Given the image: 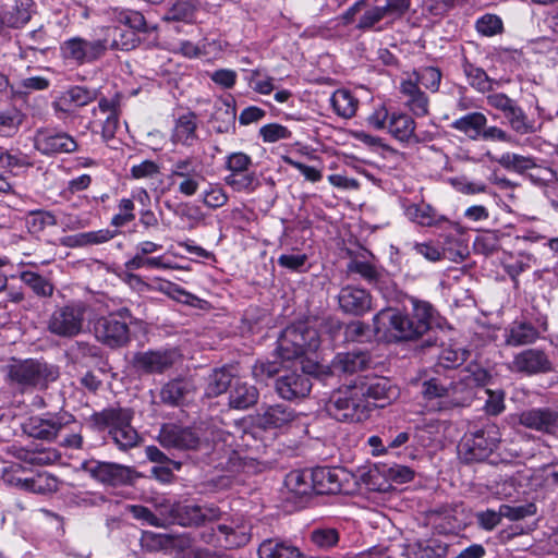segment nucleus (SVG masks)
<instances>
[{
  "mask_svg": "<svg viewBox=\"0 0 558 558\" xmlns=\"http://www.w3.org/2000/svg\"><path fill=\"white\" fill-rule=\"evenodd\" d=\"M252 163V158L242 151L231 153L226 158V168L230 173L247 171Z\"/></svg>",
  "mask_w": 558,
  "mask_h": 558,
  "instance_id": "0e129e2a",
  "label": "nucleus"
},
{
  "mask_svg": "<svg viewBox=\"0 0 558 558\" xmlns=\"http://www.w3.org/2000/svg\"><path fill=\"white\" fill-rule=\"evenodd\" d=\"M341 474H343L342 470L325 466L311 470L313 492L318 495L340 493L342 490Z\"/></svg>",
  "mask_w": 558,
  "mask_h": 558,
  "instance_id": "c85d7f7f",
  "label": "nucleus"
},
{
  "mask_svg": "<svg viewBox=\"0 0 558 558\" xmlns=\"http://www.w3.org/2000/svg\"><path fill=\"white\" fill-rule=\"evenodd\" d=\"M387 16H391L390 12L383 7H373L367 9L362 16L360 17L357 28L360 29H371L381 20Z\"/></svg>",
  "mask_w": 558,
  "mask_h": 558,
  "instance_id": "4d7b16f0",
  "label": "nucleus"
},
{
  "mask_svg": "<svg viewBox=\"0 0 558 558\" xmlns=\"http://www.w3.org/2000/svg\"><path fill=\"white\" fill-rule=\"evenodd\" d=\"M456 390L452 384L445 385L437 378H430L422 384L421 395L426 401L427 411L448 410L457 403L451 399Z\"/></svg>",
  "mask_w": 558,
  "mask_h": 558,
  "instance_id": "a211bd4d",
  "label": "nucleus"
},
{
  "mask_svg": "<svg viewBox=\"0 0 558 558\" xmlns=\"http://www.w3.org/2000/svg\"><path fill=\"white\" fill-rule=\"evenodd\" d=\"M487 124V118L484 113L474 111L470 112L451 123V129L463 133L472 141L480 140L483 128Z\"/></svg>",
  "mask_w": 558,
  "mask_h": 558,
  "instance_id": "72a5a7b5",
  "label": "nucleus"
},
{
  "mask_svg": "<svg viewBox=\"0 0 558 558\" xmlns=\"http://www.w3.org/2000/svg\"><path fill=\"white\" fill-rule=\"evenodd\" d=\"M287 489L295 497L307 496L313 492V482L310 470H293L284 480Z\"/></svg>",
  "mask_w": 558,
  "mask_h": 558,
  "instance_id": "ea45409f",
  "label": "nucleus"
},
{
  "mask_svg": "<svg viewBox=\"0 0 558 558\" xmlns=\"http://www.w3.org/2000/svg\"><path fill=\"white\" fill-rule=\"evenodd\" d=\"M81 468L92 478L105 485L119 486L132 481V469L122 464L92 459L84 461Z\"/></svg>",
  "mask_w": 558,
  "mask_h": 558,
  "instance_id": "f8f14e48",
  "label": "nucleus"
},
{
  "mask_svg": "<svg viewBox=\"0 0 558 558\" xmlns=\"http://www.w3.org/2000/svg\"><path fill=\"white\" fill-rule=\"evenodd\" d=\"M58 480L48 473H37L27 478H17L16 485L35 494H48L58 489Z\"/></svg>",
  "mask_w": 558,
  "mask_h": 558,
  "instance_id": "58836bf2",
  "label": "nucleus"
},
{
  "mask_svg": "<svg viewBox=\"0 0 558 558\" xmlns=\"http://www.w3.org/2000/svg\"><path fill=\"white\" fill-rule=\"evenodd\" d=\"M225 182L236 192H252L258 185L254 171L231 172L225 178Z\"/></svg>",
  "mask_w": 558,
  "mask_h": 558,
  "instance_id": "de8ad7c7",
  "label": "nucleus"
},
{
  "mask_svg": "<svg viewBox=\"0 0 558 558\" xmlns=\"http://www.w3.org/2000/svg\"><path fill=\"white\" fill-rule=\"evenodd\" d=\"M354 383L362 390L363 398L380 402V407L390 403L399 396V389L387 377H359Z\"/></svg>",
  "mask_w": 558,
  "mask_h": 558,
  "instance_id": "6ab92c4d",
  "label": "nucleus"
},
{
  "mask_svg": "<svg viewBox=\"0 0 558 558\" xmlns=\"http://www.w3.org/2000/svg\"><path fill=\"white\" fill-rule=\"evenodd\" d=\"M499 440L498 427L494 424H487L483 428L466 435L458 446V452L466 463L483 461L496 449Z\"/></svg>",
  "mask_w": 558,
  "mask_h": 558,
  "instance_id": "6e6552de",
  "label": "nucleus"
},
{
  "mask_svg": "<svg viewBox=\"0 0 558 558\" xmlns=\"http://www.w3.org/2000/svg\"><path fill=\"white\" fill-rule=\"evenodd\" d=\"M340 308L349 314L363 315L372 308L371 294L361 288L347 286L338 295Z\"/></svg>",
  "mask_w": 558,
  "mask_h": 558,
  "instance_id": "5701e85b",
  "label": "nucleus"
},
{
  "mask_svg": "<svg viewBox=\"0 0 558 558\" xmlns=\"http://www.w3.org/2000/svg\"><path fill=\"white\" fill-rule=\"evenodd\" d=\"M259 135L265 143H276L281 140L290 138L292 132L284 125L269 123L259 129Z\"/></svg>",
  "mask_w": 558,
  "mask_h": 558,
  "instance_id": "5fc2aeb1",
  "label": "nucleus"
},
{
  "mask_svg": "<svg viewBox=\"0 0 558 558\" xmlns=\"http://www.w3.org/2000/svg\"><path fill=\"white\" fill-rule=\"evenodd\" d=\"M97 98V92L84 86H72L52 104L57 113L71 112L75 108L87 106Z\"/></svg>",
  "mask_w": 558,
  "mask_h": 558,
  "instance_id": "393cba45",
  "label": "nucleus"
},
{
  "mask_svg": "<svg viewBox=\"0 0 558 558\" xmlns=\"http://www.w3.org/2000/svg\"><path fill=\"white\" fill-rule=\"evenodd\" d=\"M233 375L226 367L215 369L207 378L205 395L215 398L231 389L234 381Z\"/></svg>",
  "mask_w": 558,
  "mask_h": 558,
  "instance_id": "a19ab883",
  "label": "nucleus"
},
{
  "mask_svg": "<svg viewBox=\"0 0 558 558\" xmlns=\"http://www.w3.org/2000/svg\"><path fill=\"white\" fill-rule=\"evenodd\" d=\"M326 408L337 421L360 423L369 418L374 404L363 398L362 390L353 381L333 392Z\"/></svg>",
  "mask_w": 558,
  "mask_h": 558,
  "instance_id": "f03ea898",
  "label": "nucleus"
},
{
  "mask_svg": "<svg viewBox=\"0 0 558 558\" xmlns=\"http://www.w3.org/2000/svg\"><path fill=\"white\" fill-rule=\"evenodd\" d=\"M196 129L195 114H184L177 120L171 140L174 144H181L186 147L193 146L197 141Z\"/></svg>",
  "mask_w": 558,
  "mask_h": 558,
  "instance_id": "f704fd0d",
  "label": "nucleus"
},
{
  "mask_svg": "<svg viewBox=\"0 0 558 558\" xmlns=\"http://www.w3.org/2000/svg\"><path fill=\"white\" fill-rule=\"evenodd\" d=\"M259 392L255 386L235 378L229 390V407L235 410H246L257 403Z\"/></svg>",
  "mask_w": 558,
  "mask_h": 558,
  "instance_id": "7c9ffc66",
  "label": "nucleus"
},
{
  "mask_svg": "<svg viewBox=\"0 0 558 558\" xmlns=\"http://www.w3.org/2000/svg\"><path fill=\"white\" fill-rule=\"evenodd\" d=\"M307 262V255L304 253L281 254L278 257V265L291 271H300Z\"/></svg>",
  "mask_w": 558,
  "mask_h": 558,
  "instance_id": "774afa93",
  "label": "nucleus"
},
{
  "mask_svg": "<svg viewBox=\"0 0 558 558\" xmlns=\"http://www.w3.org/2000/svg\"><path fill=\"white\" fill-rule=\"evenodd\" d=\"M519 421L527 428L553 433L558 425V411L548 408L531 409L522 412Z\"/></svg>",
  "mask_w": 558,
  "mask_h": 558,
  "instance_id": "bb28decb",
  "label": "nucleus"
},
{
  "mask_svg": "<svg viewBox=\"0 0 558 558\" xmlns=\"http://www.w3.org/2000/svg\"><path fill=\"white\" fill-rule=\"evenodd\" d=\"M476 29L484 36H494L501 32L502 22L494 14H485L476 22Z\"/></svg>",
  "mask_w": 558,
  "mask_h": 558,
  "instance_id": "bf43d9fd",
  "label": "nucleus"
},
{
  "mask_svg": "<svg viewBox=\"0 0 558 558\" xmlns=\"http://www.w3.org/2000/svg\"><path fill=\"white\" fill-rule=\"evenodd\" d=\"M407 78L409 81H415L417 86L422 85L432 93H436L440 86L441 72L438 68L425 66L413 71Z\"/></svg>",
  "mask_w": 558,
  "mask_h": 558,
  "instance_id": "a18cd8bd",
  "label": "nucleus"
},
{
  "mask_svg": "<svg viewBox=\"0 0 558 558\" xmlns=\"http://www.w3.org/2000/svg\"><path fill=\"white\" fill-rule=\"evenodd\" d=\"M469 352L462 349H444L439 355L440 364L446 368L461 365L468 359Z\"/></svg>",
  "mask_w": 558,
  "mask_h": 558,
  "instance_id": "680f3d73",
  "label": "nucleus"
},
{
  "mask_svg": "<svg viewBox=\"0 0 558 558\" xmlns=\"http://www.w3.org/2000/svg\"><path fill=\"white\" fill-rule=\"evenodd\" d=\"M451 184L456 191L465 195H475L487 191V185L485 183L480 181H470L463 177L452 179Z\"/></svg>",
  "mask_w": 558,
  "mask_h": 558,
  "instance_id": "052dcab7",
  "label": "nucleus"
},
{
  "mask_svg": "<svg viewBox=\"0 0 558 558\" xmlns=\"http://www.w3.org/2000/svg\"><path fill=\"white\" fill-rule=\"evenodd\" d=\"M282 160L286 165L296 169L306 181L312 183L319 182L323 179V170L322 168H317L315 166H308L301 161L294 160L290 156H283Z\"/></svg>",
  "mask_w": 558,
  "mask_h": 558,
  "instance_id": "6e6d98bb",
  "label": "nucleus"
},
{
  "mask_svg": "<svg viewBox=\"0 0 558 558\" xmlns=\"http://www.w3.org/2000/svg\"><path fill=\"white\" fill-rule=\"evenodd\" d=\"M88 305L83 301H71L57 306L47 319V330L62 339H72L85 330Z\"/></svg>",
  "mask_w": 558,
  "mask_h": 558,
  "instance_id": "20e7f679",
  "label": "nucleus"
},
{
  "mask_svg": "<svg viewBox=\"0 0 558 558\" xmlns=\"http://www.w3.org/2000/svg\"><path fill=\"white\" fill-rule=\"evenodd\" d=\"M171 184L178 181L177 191L187 197L195 195L205 181L199 163L193 157L178 159L171 163L168 175Z\"/></svg>",
  "mask_w": 558,
  "mask_h": 558,
  "instance_id": "9b49d317",
  "label": "nucleus"
},
{
  "mask_svg": "<svg viewBox=\"0 0 558 558\" xmlns=\"http://www.w3.org/2000/svg\"><path fill=\"white\" fill-rule=\"evenodd\" d=\"M21 122V114L17 111L0 112V136L13 135Z\"/></svg>",
  "mask_w": 558,
  "mask_h": 558,
  "instance_id": "69168bd1",
  "label": "nucleus"
},
{
  "mask_svg": "<svg viewBox=\"0 0 558 558\" xmlns=\"http://www.w3.org/2000/svg\"><path fill=\"white\" fill-rule=\"evenodd\" d=\"M197 9L198 2L196 0H175L163 14L162 20L191 24L195 20Z\"/></svg>",
  "mask_w": 558,
  "mask_h": 558,
  "instance_id": "4c0bfd02",
  "label": "nucleus"
},
{
  "mask_svg": "<svg viewBox=\"0 0 558 558\" xmlns=\"http://www.w3.org/2000/svg\"><path fill=\"white\" fill-rule=\"evenodd\" d=\"M7 375L11 384L16 385L23 391L29 389L41 390L58 379L59 369L43 360L26 359L14 361L8 365Z\"/></svg>",
  "mask_w": 558,
  "mask_h": 558,
  "instance_id": "7ed1b4c3",
  "label": "nucleus"
},
{
  "mask_svg": "<svg viewBox=\"0 0 558 558\" xmlns=\"http://www.w3.org/2000/svg\"><path fill=\"white\" fill-rule=\"evenodd\" d=\"M371 362L369 354L363 351L338 353L331 362V369L338 375H352L366 369Z\"/></svg>",
  "mask_w": 558,
  "mask_h": 558,
  "instance_id": "cd10ccee",
  "label": "nucleus"
},
{
  "mask_svg": "<svg viewBox=\"0 0 558 558\" xmlns=\"http://www.w3.org/2000/svg\"><path fill=\"white\" fill-rule=\"evenodd\" d=\"M539 331L529 322L514 320L504 333L505 343L510 347H522L534 343L539 338Z\"/></svg>",
  "mask_w": 558,
  "mask_h": 558,
  "instance_id": "c756f323",
  "label": "nucleus"
},
{
  "mask_svg": "<svg viewBox=\"0 0 558 558\" xmlns=\"http://www.w3.org/2000/svg\"><path fill=\"white\" fill-rule=\"evenodd\" d=\"M311 388V378L304 372H291L276 380V390L286 400L304 398L310 393Z\"/></svg>",
  "mask_w": 558,
  "mask_h": 558,
  "instance_id": "4be33fe9",
  "label": "nucleus"
},
{
  "mask_svg": "<svg viewBox=\"0 0 558 558\" xmlns=\"http://www.w3.org/2000/svg\"><path fill=\"white\" fill-rule=\"evenodd\" d=\"M142 542L150 549L157 550L170 545L179 547L175 551V558H218L217 555L209 549L184 546V541L175 538L169 534L144 532Z\"/></svg>",
  "mask_w": 558,
  "mask_h": 558,
  "instance_id": "4468645a",
  "label": "nucleus"
},
{
  "mask_svg": "<svg viewBox=\"0 0 558 558\" xmlns=\"http://www.w3.org/2000/svg\"><path fill=\"white\" fill-rule=\"evenodd\" d=\"M136 322L129 308L121 307L108 316L99 318L95 327V333L104 344L110 348H119L129 341V326Z\"/></svg>",
  "mask_w": 558,
  "mask_h": 558,
  "instance_id": "0eeeda50",
  "label": "nucleus"
},
{
  "mask_svg": "<svg viewBox=\"0 0 558 558\" xmlns=\"http://www.w3.org/2000/svg\"><path fill=\"white\" fill-rule=\"evenodd\" d=\"M498 163L507 170H512L519 173L537 167L533 157L522 156L514 153L502 154L498 159Z\"/></svg>",
  "mask_w": 558,
  "mask_h": 558,
  "instance_id": "09e8293b",
  "label": "nucleus"
},
{
  "mask_svg": "<svg viewBox=\"0 0 558 558\" xmlns=\"http://www.w3.org/2000/svg\"><path fill=\"white\" fill-rule=\"evenodd\" d=\"M21 280L39 296H50L53 293V286L37 272L23 271Z\"/></svg>",
  "mask_w": 558,
  "mask_h": 558,
  "instance_id": "8fccbe9b",
  "label": "nucleus"
},
{
  "mask_svg": "<svg viewBox=\"0 0 558 558\" xmlns=\"http://www.w3.org/2000/svg\"><path fill=\"white\" fill-rule=\"evenodd\" d=\"M463 72L470 86L478 93H489L500 86L499 81L490 78L482 68L468 61L463 63Z\"/></svg>",
  "mask_w": 558,
  "mask_h": 558,
  "instance_id": "e433bc0d",
  "label": "nucleus"
},
{
  "mask_svg": "<svg viewBox=\"0 0 558 558\" xmlns=\"http://www.w3.org/2000/svg\"><path fill=\"white\" fill-rule=\"evenodd\" d=\"M190 391V384L185 380L177 379L166 384L160 391V399L169 405H179Z\"/></svg>",
  "mask_w": 558,
  "mask_h": 558,
  "instance_id": "49530a36",
  "label": "nucleus"
},
{
  "mask_svg": "<svg viewBox=\"0 0 558 558\" xmlns=\"http://www.w3.org/2000/svg\"><path fill=\"white\" fill-rule=\"evenodd\" d=\"M320 343L318 331L300 323L287 327L278 339V353L283 360H294L314 352Z\"/></svg>",
  "mask_w": 558,
  "mask_h": 558,
  "instance_id": "423d86ee",
  "label": "nucleus"
},
{
  "mask_svg": "<svg viewBox=\"0 0 558 558\" xmlns=\"http://www.w3.org/2000/svg\"><path fill=\"white\" fill-rule=\"evenodd\" d=\"M350 272L359 274L369 283L376 282L378 278L377 269L369 263L363 260H351L348 265Z\"/></svg>",
  "mask_w": 558,
  "mask_h": 558,
  "instance_id": "338daca9",
  "label": "nucleus"
},
{
  "mask_svg": "<svg viewBox=\"0 0 558 558\" xmlns=\"http://www.w3.org/2000/svg\"><path fill=\"white\" fill-rule=\"evenodd\" d=\"M76 424L75 417L69 412H48L27 418L23 429L29 437L52 441L63 429Z\"/></svg>",
  "mask_w": 558,
  "mask_h": 558,
  "instance_id": "1a4fd4ad",
  "label": "nucleus"
},
{
  "mask_svg": "<svg viewBox=\"0 0 558 558\" xmlns=\"http://www.w3.org/2000/svg\"><path fill=\"white\" fill-rule=\"evenodd\" d=\"M335 112L343 118H352L359 107V100L348 89H337L330 98Z\"/></svg>",
  "mask_w": 558,
  "mask_h": 558,
  "instance_id": "79ce46f5",
  "label": "nucleus"
},
{
  "mask_svg": "<svg viewBox=\"0 0 558 558\" xmlns=\"http://www.w3.org/2000/svg\"><path fill=\"white\" fill-rule=\"evenodd\" d=\"M104 38L109 40V49L130 50L135 47V33L119 26L107 27Z\"/></svg>",
  "mask_w": 558,
  "mask_h": 558,
  "instance_id": "c03bdc74",
  "label": "nucleus"
},
{
  "mask_svg": "<svg viewBox=\"0 0 558 558\" xmlns=\"http://www.w3.org/2000/svg\"><path fill=\"white\" fill-rule=\"evenodd\" d=\"M298 418V413L283 403L263 404L257 413L256 421L264 429L284 428Z\"/></svg>",
  "mask_w": 558,
  "mask_h": 558,
  "instance_id": "412c9836",
  "label": "nucleus"
},
{
  "mask_svg": "<svg viewBox=\"0 0 558 558\" xmlns=\"http://www.w3.org/2000/svg\"><path fill=\"white\" fill-rule=\"evenodd\" d=\"M509 371L526 376L551 372L553 363L545 351L525 349L517 353L508 365Z\"/></svg>",
  "mask_w": 558,
  "mask_h": 558,
  "instance_id": "dca6fc26",
  "label": "nucleus"
},
{
  "mask_svg": "<svg viewBox=\"0 0 558 558\" xmlns=\"http://www.w3.org/2000/svg\"><path fill=\"white\" fill-rule=\"evenodd\" d=\"M133 411L123 408H110L92 415L93 423L99 428H108L113 441L121 449L132 448L138 442V434L131 425Z\"/></svg>",
  "mask_w": 558,
  "mask_h": 558,
  "instance_id": "39448f33",
  "label": "nucleus"
},
{
  "mask_svg": "<svg viewBox=\"0 0 558 558\" xmlns=\"http://www.w3.org/2000/svg\"><path fill=\"white\" fill-rule=\"evenodd\" d=\"M407 218L422 227H434L446 221V218L437 213L429 204L410 203L403 206Z\"/></svg>",
  "mask_w": 558,
  "mask_h": 558,
  "instance_id": "2f4dec72",
  "label": "nucleus"
},
{
  "mask_svg": "<svg viewBox=\"0 0 558 558\" xmlns=\"http://www.w3.org/2000/svg\"><path fill=\"white\" fill-rule=\"evenodd\" d=\"M499 509L501 517L511 521H519L536 513V507L532 502L521 506L501 505Z\"/></svg>",
  "mask_w": 558,
  "mask_h": 558,
  "instance_id": "13d9d810",
  "label": "nucleus"
},
{
  "mask_svg": "<svg viewBox=\"0 0 558 558\" xmlns=\"http://www.w3.org/2000/svg\"><path fill=\"white\" fill-rule=\"evenodd\" d=\"M312 543L320 549H329L339 542V533L332 527L315 529L311 533Z\"/></svg>",
  "mask_w": 558,
  "mask_h": 558,
  "instance_id": "3c124183",
  "label": "nucleus"
},
{
  "mask_svg": "<svg viewBox=\"0 0 558 558\" xmlns=\"http://www.w3.org/2000/svg\"><path fill=\"white\" fill-rule=\"evenodd\" d=\"M116 235V231H111L109 229H100L97 231H88L64 236L61 240V244L66 247H83L87 245H97L110 241Z\"/></svg>",
  "mask_w": 558,
  "mask_h": 558,
  "instance_id": "473e14b6",
  "label": "nucleus"
},
{
  "mask_svg": "<svg viewBox=\"0 0 558 558\" xmlns=\"http://www.w3.org/2000/svg\"><path fill=\"white\" fill-rule=\"evenodd\" d=\"M504 117L510 129L517 134L525 135L536 131L534 121L529 119L518 102Z\"/></svg>",
  "mask_w": 558,
  "mask_h": 558,
  "instance_id": "37998d69",
  "label": "nucleus"
},
{
  "mask_svg": "<svg viewBox=\"0 0 558 558\" xmlns=\"http://www.w3.org/2000/svg\"><path fill=\"white\" fill-rule=\"evenodd\" d=\"M181 357L178 349L146 351L135 355L136 368L145 373H163L172 367Z\"/></svg>",
  "mask_w": 558,
  "mask_h": 558,
  "instance_id": "aec40b11",
  "label": "nucleus"
},
{
  "mask_svg": "<svg viewBox=\"0 0 558 558\" xmlns=\"http://www.w3.org/2000/svg\"><path fill=\"white\" fill-rule=\"evenodd\" d=\"M259 558H306L298 547L278 539H266L258 547Z\"/></svg>",
  "mask_w": 558,
  "mask_h": 558,
  "instance_id": "c9c22d12",
  "label": "nucleus"
},
{
  "mask_svg": "<svg viewBox=\"0 0 558 558\" xmlns=\"http://www.w3.org/2000/svg\"><path fill=\"white\" fill-rule=\"evenodd\" d=\"M108 49L107 38L87 40L78 36L66 39L60 47L63 60L77 66L97 61Z\"/></svg>",
  "mask_w": 558,
  "mask_h": 558,
  "instance_id": "9d476101",
  "label": "nucleus"
},
{
  "mask_svg": "<svg viewBox=\"0 0 558 558\" xmlns=\"http://www.w3.org/2000/svg\"><path fill=\"white\" fill-rule=\"evenodd\" d=\"M411 313L396 308H384L374 317V329L378 338L387 342L411 341L425 335L432 325L434 308L426 301L411 298Z\"/></svg>",
  "mask_w": 558,
  "mask_h": 558,
  "instance_id": "f257e3e1",
  "label": "nucleus"
},
{
  "mask_svg": "<svg viewBox=\"0 0 558 558\" xmlns=\"http://www.w3.org/2000/svg\"><path fill=\"white\" fill-rule=\"evenodd\" d=\"M400 94L404 100V106L416 118H423L429 113V99L427 95L415 84V81L403 78L400 82Z\"/></svg>",
  "mask_w": 558,
  "mask_h": 558,
  "instance_id": "b1692460",
  "label": "nucleus"
},
{
  "mask_svg": "<svg viewBox=\"0 0 558 558\" xmlns=\"http://www.w3.org/2000/svg\"><path fill=\"white\" fill-rule=\"evenodd\" d=\"M416 123L414 119L404 112L391 113L388 121V132L401 143L416 144L423 141V137L415 133Z\"/></svg>",
  "mask_w": 558,
  "mask_h": 558,
  "instance_id": "a878e982",
  "label": "nucleus"
},
{
  "mask_svg": "<svg viewBox=\"0 0 558 558\" xmlns=\"http://www.w3.org/2000/svg\"><path fill=\"white\" fill-rule=\"evenodd\" d=\"M135 205L132 198H121L118 204V214L111 218V226L124 227L135 219Z\"/></svg>",
  "mask_w": 558,
  "mask_h": 558,
  "instance_id": "603ef678",
  "label": "nucleus"
},
{
  "mask_svg": "<svg viewBox=\"0 0 558 558\" xmlns=\"http://www.w3.org/2000/svg\"><path fill=\"white\" fill-rule=\"evenodd\" d=\"M34 147L46 156L70 154L77 149V142L65 132L39 129L34 135Z\"/></svg>",
  "mask_w": 558,
  "mask_h": 558,
  "instance_id": "2eb2a0df",
  "label": "nucleus"
},
{
  "mask_svg": "<svg viewBox=\"0 0 558 558\" xmlns=\"http://www.w3.org/2000/svg\"><path fill=\"white\" fill-rule=\"evenodd\" d=\"M486 104L494 108L497 111L502 112V114L507 113L508 110H510L517 101L512 98H510L505 93L489 92L486 96Z\"/></svg>",
  "mask_w": 558,
  "mask_h": 558,
  "instance_id": "e2e57ef3",
  "label": "nucleus"
},
{
  "mask_svg": "<svg viewBox=\"0 0 558 558\" xmlns=\"http://www.w3.org/2000/svg\"><path fill=\"white\" fill-rule=\"evenodd\" d=\"M158 440L163 448L177 450L197 449L202 441L196 430L173 424L161 427Z\"/></svg>",
  "mask_w": 558,
  "mask_h": 558,
  "instance_id": "f3484780",
  "label": "nucleus"
},
{
  "mask_svg": "<svg viewBox=\"0 0 558 558\" xmlns=\"http://www.w3.org/2000/svg\"><path fill=\"white\" fill-rule=\"evenodd\" d=\"M178 521L183 526L202 524V511L199 505H183L175 510Z\"/></svg>",
  "mask_w": 558,
  "mask_h": 558,
  "instance_id": "864d4df0",
  "label": "nucleus"
},
{
  "mask_svg": "<svg viewBox=\"0 0 558 558\" xmlns=\"http://www.w3.org/2000/svg\"><path fill=\"white\" fill-rule=\"evenodd\" d=\"M120 113L119 96H114L111 99L101 98L97 107L92 110L93 119L90 124L94 128H99L102 138L109 141L114 137L120 125Z\"/></svg>",
  "mask_w": 558,
  "mask_h": 558,
  "instance_id": "ddd939ff",
  "label": "nucleus"
}]
</instances>
